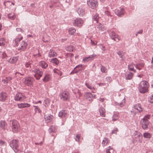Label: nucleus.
Here are the masks:
<instances>
[{"label": "nucleus", "instance_id": "10", "mask_svg": "<svg viewBox=\"0 0 153 153\" xmlns=\"http://www.w3.org/2000/svg\"><path fill=\"white\" fill-rule=\"evenodd\" d=\"M124 9L121 7L116 9L115 10V13L118 16H120L123 15L125 13Z\"/></svg>", "mask_w": 153, "mask_h": 153}, {"label": "nucleus", "instance_id": "2", "mask_svg": "<svg viewBox=\"0 0 153 153\" xmlns=\"http://www.w3.org/2000/svg\"><path fill=\"white\" fill-rule=\"evenodd\" d=\"M150 115L147 114L145 115L140 121V124L142 128L144 130L148 128V126L150 123L149 120L150 119Z\"/></svg>", "mask_w": 153, "mask_h": 153}, {"label": "nucleus", "instance_id": "16", "mask_svg": "<svg viewBox=\"0 0 153 153\" xmlns=\"http://www.w3.org/2000/svg\"><path fill=\"white\" fill-rule=\"evenodd\" d=\"M85 85L86 86V87L89 89L93 93H96L95 92V89L94 87L92 85L89 83L87 82H85Z\"/></svg>", "mask_w": 153, "mask_h": 153}, {"label": "nucleus", "instance_id": "40", "mask_svg": "<svg viewBox=\"0 0 153 153\" xmlns=\"http://www.w3.org/2000/svg\"><path fill=\"white\" fill-rule=\"evenodd\" d=\"M108 140L107 138H105L103 140L102 142V145L103 146H106L107 144L108 143Z\"/></svg>", "mask_w": 153, "mask_h": 153}, {"label": "nucleus", "instance_id": "22", "mask_svg": "<svg viewBox=\"0 0 153 153\" xmlns=\"http://www.w3.org/2000/svg\"><path fill=\"white\" fill-rule=\"evenodd\" d=\"M77 12L80 16H83L85 14L84 9L82 7H79L77 10Z\"/></svg>", "mask_w": 153, "mask_h": 153}, {"label": "nucleus", "instance_id": "53", "mask_svg": "<svg viewBox=\"0 0 153 153\" xmlns=\"http://www.w3.org/2000/svg\"><path fill=\"white\" fill-rule=\"evenodd\" d=\"M148 101L150 103H153V94L150 96L149 98Z\"/></svg>", "mask_w": 153, "mask_h": 153}, {"label": "nucleus", "instance_id": "14", "mask_svg": "<svg viewBox=\"0 0 153 153\" xmlns=\"http://www.w3.org/2000/svg\"><path fill=\"white\" fill-rule=\"evenodd\" d=\"M109 35L111 38L114 41L118 42L120 40V39L118 38V35L114 31H112L111 33H109Z\"/></svg>", "mask_w": 153, "mask_h": 153}, {"label": "nucleus", "instance_id": "62", "mask_svg": "<svg viewBox=\"0 0 153 153\" xmlns=\"http://www.w3.org/2000/svg\"><path fill=\"white\" fill-rule=\"evenodd\" d=\"M16 30L18 32H21L22 33L24 32V31L21 28H17L16 29Z\"/></svg>", "mask_w": 153, "mask_h": 153}, {"label": "nucleus", "instance_id": "6", "mask_svg": "<svg viewBox=\"0 0 153 153\" xmlns=\"http://www.w3.org/2000/svg\"><path fill=\"white\" fill-rule=\"evenodd\" d=\"M25 99V96L21 92L17 93L14 97V100L16 101H23Z\"/></svg>", "mask_w": 153, "mask_h": 153}, {"label": "nucleus", "instance_id": "49", "mask_svg": "<svg viewBox=\"0 0 153 153\" xmlns=\"http://www.w3.org/2000/svg\"><path fill=\"white\" fill-rule=\"evenodd\" d=\"M96 56V55L94 53L92 55H91L88 56L90 61L93 60Z\"/></svg>", "mask_w": 153, "mask_h": 153}, {"label": "nucleus", "instance_id": "3", "mask_svg": "<svg viewBox=\"0 0 153 153\" xmlns=\"http://www.w3.org/2000/svg\"><path fill=\"white\" fill-rule=\"evenodd\" d=\"M30 71L34 73V76L37 80L40 79L43 74L42 70L38 68H36L33 69H31Z\"/></svg>", "mask_w": 153, "mask_h": 153}, {"label": "nucleus", "instance_id": "54", "mask_svg": "<svg viewBox=\"0 0 153 153\" xmlns=\"http://www.w3.org/2000/svg\"><path fill=\"white\" fill-rule=\"evenodd\" d=\"M105 80L107 82L110 83L112 81V78L110 76H107L105 78Z\"/></svg>", "mask_w": 153, "mask_h": 153}, {"label": "nucleus", "instance_id": "27", "mask_svg": "<svg viewBox=\"0 0 153 153\" xmlns=\"http://www.w3.org/2000/svg\"><path fill=\"white\" fill-rule=\"evenodd\" d=\"M6 124L5 121L1 120L0 121V127L4 130L6 129Z\"/></svg>", "mask_w": 153, "mask_h": 153}, {"label": "nucleus", "instance_id": "60", "mask_svg": "<svg viewBox=\"0 0 153 153\" xmlns=\"http://www.w3.org/2000/svg\"><path fill=\"white\" fill-rule=\"evenodd\" d=\"M135 65H137L138 66H140L141 67H144V64L143 63H141L138 64H136Z\"/></svg>", "mask_w": 153, "mask_h": 153}, {"label": "nucleus", "instance_id": "15", "mask_svg": "<svg viewBox=\"0 0 153 153\" xmlns=\"http://www.w3.org/2000/svg\"><path fill=\"white\" fill-rule=\"evenodd\" d=\"M7 94L4 92H2L0 93V101L4 102L6 100L7 97Z\"/></svg>", "mask_w": 153, "mask_h": 153}, {"label": "nucleus", "instance_id": "31", "mask_svg": "<svg viewBox=\"0 0 153 153\" xmlns=\"http://www.w3.org/2000/svg\"><path fill=\"white\" fill-rule=\"evenodd\" d=\"M18 60V58L16 57H13L9 59L8 62L11 63H15Z\"/></svg>", "mask_w": 153, "mask_h": 153}, {"label": "nucleus", "instance_id": "47", "mask_svg": "<svg viewBox=\"0 0 153 153\" xmlns=\"http://www.w3.org/2000/svg\"><path fill=\"white\" fill-rule=\"evenodd\" d=\"M74 55L72 53H66L65 54V56L66 58L70 57V59L71 60L72 58L74 56Z\"/></svg>", "mask_w": 153, "mask_h": 153}, {"label": "nucleus", "instance_id": "57", "mask_svg": "<svg viewBox=\"0 0 153 153\" xmlns=\"http://www.w3.org/2000/svg\"><path fill=\"white\" fill-rule=\"evenodd\" d=\"M118 131V128H115L112 131L111 133L112 134H116Z\"/></svg>", "mask_w": 153, "mask_h": 153}, {"label": "nucleus", "instance_id": "44", "mask_svg": "<svg viewBox=\"0 0 153 153\" xmlns=\"http://www.w3.org/2000/svg\"><path fill=\"white\" fill-rule=\"evenodd\" d=\"M117 54L119 56L122 58V60H124V59L123 58V56L124 55V53L122 51H119L117 52Z\"/></svg>", "mask_w": 153, "mask_h": 153}, {"label": "nucleus", "instance_id": "41", "mask_svg": "<svg viewBox=\"0 0 153 153\" xmlns=\"http://www.w3.org/2000/svg\"><path fill=\"white\" fill-rule=\"evenodd\" d=\"M92 18L93 20L95 21L96 22L98 23L99 19V16L98 15L97 13H96L93 16Z\"/></svg>", "mask_w": 153, "mask_h": 153}, {"label": "nucleus", "instance_id": "43", "mask_svg": "<svg viewBox=\"0 0 153 153\" xmlns=\"http://www.w3.org/2000/svg\"><path fill=\"white\" fill-rule=\"evenodd\" d=\"M100 70L102 73H106L107 72V69L103 65H101Z\"/></svg>", "mask_w": 153, "mask_h": 153}, {"label": "nucleus", "instance_id": "24", "mask_svg": "<svg viewBox=\"0 0 153 153\" xmlns=\"http://www.w3.org/2000/svg\"><path fill=\"white\" fill-rule=\"evenodd\" d=\"M53 118V116L52 115H45V120L47 123H50L51 122Z\"/></svg>", "mask_w": 153, "mask_h": 153}, {"label": "nucleus", "instance_id": "32", "mask_svg": "<svg viewBox=\"0 0 153 153\" xmlns=\"http://www.w3.org/2000/svg\"><path fill=\"white\" fill-rule=\"evenodd\" d=\"M81 66L77 65L76 66L72 71L70 73V74H77L78 72L80 71H81V69L80 68H79L78 70H75L77 67Z\"/></svg>", "mask_w": 153, "mask_h": 153}, {"label": "nucleus", "instance_id": "29", "mask_svg": "<svg viewBox=\"0 0 153 153\" xmlns=\"http://www.w3.org/2000/svg\"><path fill=\"white\" fill-rule=\"evenodd\" d=\"M51 62L54 65H58L59 62V60L56 58H54L51 59Z\"/></svg>", "mask_w": 153, "mask_h": 153}, {"label": "nucleus", "instance_id": "30", "mask_svg": "<svg viewBox=\"0 0 153 153\" xmlns=\"http://www.w3.org/2000/svg\"><path fill=\"white\" fill-rule=\"evenodd\" d=\"M138 134H138L137 136L135 137L134 138L136 139V141L141 143L142 141V136L141 133H139Z\"/></svg>", "mask_w": 153, "mask_h": 153}, {"label": "nucleus", "instance_id": "25", "mask_svg": "<svg viewBox=\"0 0 153 153\" xmlns=\"http://www.w3.org/2000/svg\"><path fill=\"white\" fill-rule=\"evenodd\" d=\"M134 108L140 113L142 112L143 110V109L141 106V105L140 104H138L134 105Z\"/></svg>", "mask_w": 153, "mask_h": 153}, {"label": "nucleus", "instance_id": "8", "mask_svg": "<svg viewBox=\"0 0 153 153\" xmlns=\"http://www.w3.org/2000/svg\"><path fill=\"white\" fill-rule=\"evenodd\" d=\"M83 24V21L80 18H77L75 19L73 23L74 26L79 27H81Z\"/></svg>", "mask_w": 153, "mask_h": 153}, {"label": "nucleus", "instance_id": "4", "mask_svg": "<svg viewBox=\"0 0 153 153\" xmlns=\"http://www.w3.org/2000/svg\"><path fill=\"white\" fill-rule=\"evenodd\" d=\"M10 124L11 125L12 131L14 132H17L19 130L20 126L17 121L16 120L10 121Z\"/></svg>", "mask_w": 153, "mask_h": 153}, {"label": "nucleus", "instance_id": "46", "mask_svg": "<svg viewBox=\"0 0 153 153\" xmlns=\"http://www.w3.org/2000/svg\"><path fill=\"white\" fill-rule=\"evenodd\" d=\"M66 50L68 51H72L73 50V47L72 45H69L66 47Z\"/></svg>", "mask_w": 153, "mask_h": 153}, {"label": "nucleus", "instance_id": "5", "mask_svg": "<svg viewBox=\"0 0 153 153\" xmlns=\"http://www.w3.org/2000/svg\"><path fill=\"white\" fill-rule=\"evenodd\" d=\"M59 97L62 100L64 101L68 100L70 98L69 93L65 91L61 92L59 94Z\"/></svg>", "mask_w": 153, "mask_h": 153}, {"label": "nucleus", "instance_id": "50", "mask_svg": "<svg viewBox=\"0 0 153 153\" xmlns=\"http://www.w3.org/2000/svg\"><path fill=\"white\" fill-rule=\"evenodd\" d=\"M5 40L4 38L0 39V46H3L5 45Z\"/></svg>", "mask_w": 153, "mask_h": 153}, {"label": "nucleus", "instance_id": "18", "mask_svg": "<svg viewBox=\"0 0 153 153\" xmlns=\"http://www.w3.org/2000/svg\"><path fill=\"white\" fill-rule=\"evenodd\" d=\"M30 104L26 103H21L17 104V106L19 108L29 107H30Z\"/></svg>", "mask_w": 153, "mask_h": 153}, {"label": "nucleus", "instance_id": "39", "mask_svg": "<svg viewBox=\"0 0 153 153\" xmlns=\"http://www.w3.org/2000/svg\"><path fill=\"white\" fill-rule=\"evenodd\" d=\"M55 127L53 125L51 126L48 129V131L50 133L54 132L55 130Z\"/></svg>", "mask_w": 153, "mask_h": 153}, {"label": "nucleus", "instance_id": "58", "mask_svg": "<svg viewBox=\"0 0 153 153\" xmlns=\"http://www.w3.org/2000/svg\"><path fill=\"white\" fill-rule=\"evenodd\" d=\"M83 60L84 61L88 62L90 61L88 56L85 57L83 58Z\"/></svg>", "mask_w": 153, "mask_h": 153}, {"label": "nucleus", "instance_id": "33", "mask_svg": "<svg viewBox=\"0 0 153 153\" xmlns=\"http://www.w3.org/2000/svg\"><path fill=\"white\" fill-rule=\"evenodd\" d=\"M12 79V78L9 76L7 77L4 79H3L2 82H3L4 84H7Z\"/></svg>", "mask_w": 153, "mask_h": 153}, {"label": "nucleus", "instance_id": "37", "mask_svg": "<svg viewBox=\"0 0 153 153\" xmlns=\"http://www.w3.org/2000/svg\"><path fill=\"white\" fill-rule=\"evenodd\" d=\"M22 39L23 37H21L20 38H16L13 40V41L14 42L16 46H18L19 42L20 40H22Z\"/></svg>", "mask_w": 153, "mask_h": 153}, {"label": "nucleus", "instance_id": "28", "mask_svg": "<svg viewBox=\"0 0 153 153\" xmlns=\"http://www.w3.org/2000/svg\"><path fill=\"white\" fill-rule=\"evenodd\" d=\"M125 103V97H124L120 103H118L117 102H115V105L117 106H120V107H123L124 106Z\"/></svg>", "mask_w": 153, "mask_h": 153}, {"label": "nucleus", "instance_id": "21", "mask_svg": "<svg viewBox=\"0 0 153 153\" xmlns=\"http://www.w3.org/2000/svg\"><path fill=\"white\" fill-rule=\"evenodd\" d=\"M39 65L42 68L45 69H46L48 66L47 63L44 61H42L40 62Z\"/></svg>", "mask_w": 153, "mask_h": 153}, {"label": "nucleus", "instance_id": "45", "mask_svg": "<svg viewBox=\"0 0 153 153\" xmlns=\"http://www.w3.org/2000/svg\"><path fill=\"white\" fill-rule=\"evenodd\" d=\"M143 136L144 138H150L151 137V135L150 133L148 132H145L143 133Z\"/></svg>", "mask_w": 153, "mask_h": 153}, {"label": "nucleus", "instance_id": "20", "mask_svg": "<svg viewBox=\"0 0 153 153\" xmlns=\"http://www.w3.org/2000/svg\"><path fill=\"white\" fill-rule=\"evenodd\" d=\"M58 116L62 118L66 117L67 116V113L65 110H62L59 112Z\"/></svg>", "mask_w": 153, "mask_h": 153}, {"label": "nucleus", "instance_id": "23", "mask_svg": "<svg viewBox=\"0 0 153 153\" xmlns=\"http://www.w3.org/2000/svg\"><path fill=\"white\" fill-rule=\"evenodd\" d=\"M99 111L100 115L102 117H105V109L102 107H101L99 109Z\"/></svg>", "mask_w": 153, "mask_h": 153}, {"label": "nucleus", "instance_id": "9", "mask_svg": "<svg viewBox=\"0 0 153 153\" xmlns=\"http://www.w3.org/2000/svg\"><path fill=\"white\" fill-rule=\"evenodd\" d=\"M87 4L90 7L94 9L97 7L98 2L97 0H89L87 2Z\"/></svg>", "mask_w": 153, "mask_h": 153}, {"label": "nucleus", "instance_id": "56", "mask_svg": "<svg viewBox=\"0 0 153 153\" xmlns=\"http://www.w3.org/2000/svg\"><path fill=\"white\" fill-rule=\"evenodd\" d=\"M2 55V58L4 59L7 56V55L4 52H1Z\"/></svg>", "mask_w": 153, "mask_h": 153}, {"label": "nucleus", "instance_id": "55", "mask_svg": "<svg viewBox=\"0 0 153 153\" xmlns=\"http://www.w3.org/2000/svg\"><path fill=\"white\" fill-rule=\"evenodd\" d=\"M136 65V64H134L132 63H131L129 65H128V69H129L131 68H133L134 67V65Z\"/></svg>", "mask_w": 153, "mask_h": 153}, {"label": "nucleus", "instance_id": "19", "mask_svg": "<svg viewBox=\"0 0 153 153\" xmlns=\"http://www.w3.org/2000/svg\"><path fill=\"white\" fill-rule=\"evenodd\" d=\"M57 54L56 52L52 49H50L48 53V57L50 58L56 56Z\"/></svg>", "mask_w": 153, "mask_h": 153}, {"label": "nucleus", "instance_id": "52", "mask_svg": "<svg viewBox=\"0 0 153 153\" xmlns=\"http://www.w3.org/2000/svg\"><path fill=\"white\" fill-rule=\"evenodd\" d=\"M33 107H34L35 108V111L36 112L37 111H38V112L39 113H40L41 112V111L40 109V108L38 107V106H35V105H33Z\"/></svg>", "mask_w": 153, "mask_h": 153}, {"label": "nucleus", "instance_id": "13", "mask_svg": "<svg viewBox=\"0 0 153 153\" xmlns=\"http://www.w3.org/2000/svg\"><path fill=\"white\" fill-rule=\"evenodd\" d=\"M85 96L87 100L89 101H92L93 98L95 97V95H93L90 92H86L85 94Z\"/></svg>", "mask_w": 153, "mask_h": 153}, {"label": "nucleus", "instance_id": "38", "mask_svg": "<svg viewBox=\"0 0 153 153\" xmlns=\"http://www.w3.org/2000/svg\"><path fill=\"white\" fill-rule=\"evenodd\" d=\"M32 65L31 64V62H27L25 64V67L30 70L31 69H30L31 68Z\"/></svg>", "mask_w": 153, "mask_h": 153}, {"label": "nucleus", "instance_id": "7", "mask_svg": "<svg viewBox=\"0 0 153 153\" xmlns=\"http://www.w3.org/2000/svg\"><path fill=\"white\" fill-rule=\"evenodd\" d=\"M10 145L15 152L18 151V140H12L10 142Z\"/></svg>", "mask_w": 153, "mask_h": 153}, {"label": "nucleus", "instance_id": "11", "mask_svg": "<svg viewBox=\"0 0 153 153\" xmlns=\"http://www.w3.org/2000/svg\"><path fill=\"white\" fill-rule=\"evenodd\" d=\"M34 81L35 80L33 77H28L25 79V83L26 85L28 86H31Z\"/></svg>", "mask_w": 153, "mask_h": 153}, {"label": "nucleus", "instance_id": "42", "mask_svg": "<svg viewBox=\"0 0 153 153\" xmlns=\"http://www.w3.org/2000/svg\"><path fill=\"white\" fill-rule=\"evenodd\" d=\"M114 152L113 149L110 146L108 147L106 150V153H114Z\"/></svg>", "mask_w": 153, "mask_h": 153}, {"label": "nucleus", "instance_id": "36", "mask_svg": "<svg viewBox=\"0 0 153 153\" xmlns=\"http://www.w3.org/2000/svg\"><path fill=\"white\" fill-rule=\"evenodd\" d=\"M8 18L9 19L13 20L16 18V15L14 13H9L7 15Z\"/></svg>", "mask_w": 153, "mask_h": 153}, {"label": "nucleus", "instance_id": "51", "mask_svg": "<svg viewBox=\"0 0 153 153\" xmlns=\"http://www.w3.org/2000/svg\"><path fill=\"white\" fill-rule=\"evenodd\" d=\"M50 101L48 99H45L44 102V104L45 105L46 107L49 104Z\"/></svg>", "mask_w": 153, "mask_h": 153}, {"label": "nucleus", "instance_id": "17", "mask_svg": "<svg viewBox=\"0 0 153 153\" xmlns=\"http://www.w3.org/2000/svg\"><path fill=\"white\" fill-rule=\"evenodd\" d=\"M125 77L126 79L131 80L133 76V74L129 71H127L125 73Z\"/></svg>", "mask_w": 153, "mask_h": 153}, {"label": "nucleus", "instance_id": "64", "mask_svg": "<svg viewBox=\"0 0 153 153\" xmlns=\"http://www.w3.org/2000/svg\"><path fill=\"white\" fill-rule=\"evenodd\" d=\"M5 143V142L3 140H0V145L2 146Z\"/></svg>", "mask_w": 153, "mask_h": 153}, {"label": "nucleus", "instance_id": "35", "mask_svg": "<svg viewBox=\"0 0 153 153\" xmlns=\"http://www.w3.org/2000/svg\"><path fill=\"white\" fill-rule=\"evenodd\" d=\"M51 75L48 74H46L45 75L44 78L43 79V81L44 82H47L51 79Z\"/></svg>", "mask_w": 153, "mask_h": 153}, {"label": "nucleus", "instance_id": "12", "mask_svg": "<svg viewBox=\"0 0 153 153\" xmlns=\"http://www.w3.org/2000/svg\"><path fill=\"white\" fill-rule=\"evenodd\" d=\"M27 45V43L24 41H22L20 45V47L18 48V51H24L26 48Z\"/></svg>", "mask_w": 153, "mask_h": 153}, {"label": "nucleus", "instance_id": "59", "mask_svg": "<svg viewBox=\"0 0 153 153\" xmlns=\"http://www.w3.org/2000/svg\"><path fill=\"white\" fill-rule=\"evenodd\" d=\"M100 47H101V48L102 50L104 51H105V46H104L102 44H100Z\"/></svg>", "mask_w": 153, "mask_h": 153}, {"label": "nucleus", "instance_id": "48", "mask_svg": "<svg viewBox=\"0 0 153 153\" xmlns=\"http://www.w3.org/2000/svg\"><path fill=\"white\" fill-rule=\"evenodd\" d=\"M53 71L54 73H56L60 76H61L62 75V72L57 69H54L53 70Z\"/></svg>", "mask_w": 153, "mask_h": 153}, {"label": "nucleus", "instance_id": "63", "mask_svg": "<svg viewBox=\"0 0 153 153\" xmlns=\"http://www.w3.org/2000/svg\"><path fill=\"white\" fill-rule=\"evenodd\" d=\"M72 1V0H66L65 3L68 4L67 5H69Z\"/></svg>", "mask_w": 153, "mask_h": 153}, {"label": "nucleus", "instance_id": "26", "mask_svg": "<svg viewBox=\"0 0 153 153\" xmlns=\"http://www.w3.org/2000/svg\"><path fill=\"white\" fill-rule=\"evenodd\" d=\"M119 117V113L118 112H115L112 117V120L113 121H115L118 119Z\"/></svg>", "mask_w": 153, "mask_h": 153}, {"label": "nucleus", "instance_id": "34", "mask_svg": "<svg viewBox=\"0 0 153 153\" xmlns=\"http://www.w3.org/2000/svg\"><path fill=\"white\" fill-rule=\"evenodd\" d=\"M76 31V29L73 27H71L69 29L68 33L71 35H74Z\"/></svg>", "mask_w": 153, "mask_h": 153}, {"label": "nucleus", "instance_id": "1", "mask_svg": "<svg viewBox=\"0 0 153 153\" xmlns=\"http://www.w3.org/2000/svg\"><path fill=\"white\" fill-rule=\"evenodd\" d=\"M149 87V85L147 81H142L138 86V91L141 93H145L148 91Z\"/></svg>", "mask_w": 153, "mask_h": 153}, {"label": "nucleus", "instance_id": "61", "mask_svg": "<svg viewBox=\"0 0 153 153\" xmlns=\"http://www.w3.org/2000/svg\"><path fill=\"white\" fill-rule=\"evenodd\" d=\"M76 138L75 140L77 141H79V136L78 134H77L76 136Z\"/></svg>", "mask_w": 153, "mask_h": 153}]
</instances>
